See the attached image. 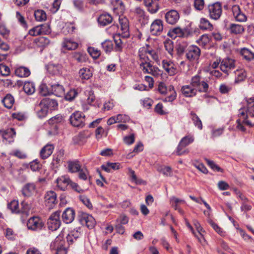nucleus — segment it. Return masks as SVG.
Here are the masks:
<instances>
[{
    "instance_id": "nucleus-11",
    "label": "nucleus",
    "mask_w": 254,
    "mask_h": 254,
    "mask_svg": "<svg viewBox=\"0 0 254 254\" xmlns=\"http://www.w3.org/2000/svg\"><path fill=\"white\" fill-rule=\"evenodd\" d=\"M163 30V24L162 20L156 19L151 23L150 32L152 35L158 36L161 35Z\"/></svg>"
},
{
    "instance_id": "nucleus-61",
    "label": "nucleus",
    "mask_w": 254,
    "mask_h": 254,
    "mask_svg": "<svg viewBox=\"0 0 254 254\" xmlns=\"http://www.w3.org/2000/svg\"><path fill=\"white\" fill-rule=\"evenodd\" d=\"M16 17L18 22L22 27H23L24 28L27 27V24L25 20V18L20 14L19 12L17 11L16 12Z\"/></svg>"
},
{
    "instance_id": "nucleus-47",
    "label": "nucleus",
    "mask_w": 254,
    "mask_h": 254,
    "mask_svg": "<svg viewBox=\"0 0 254 254\" xmlns=\"http://www.w3.org/2000/svg\"><path fill=\"white\" fill-rule=\"evenodd\" d=\"M190 116L194 125L198 129H201L202 128V124L199 117L192 112L190 113Z\"/></svg>"
},
{
    "instance_id": "nucleus-34",
    "label": "nucleus",
    "mask_w": 254,
    "mask_h": 254,
    "mask_svg": "<svg viewBox=\"0 0 254 254\" xmlns=\"http://www.w3.org/2000/svg\"><path fill=\"white\" fill-rule=\"evenodd\" d=\"M63 121V118L62 116L60 115H58L51 118L48 121V123L53 127V128L57 129L58 128L59 125Z\"/></svg>"
},
{
    "instance_id": "nucleus-37",
    "label": "nucleus",
    "mask_w": 254,
    "mask_h": 254,
    "mask_svg": "<svg viewBox=\"0 0 254 254\" xmlns=\"http://www.w3.org/2000/svg\"><path fill=\"white\" fill-rule=\"evenodd\" d=\"M81 167V166L78 161H69L68 162V169L71 173L78 172Z\"/></svg>"
},
{
    "instance_id": "nucleus-42",
    "label": "nucleus",
    "mask_w": 254,
    "mask_h": 254,
    "mask_svg": "<svg viewBox=\"0 0 254 254\" xmlns=\"http://www.w3.org/2000/svg\"><path fill=\"white\" fill-rule=\"evenodd\" d=\"M62 69L61 65L60 64H50L48 67V71L51 74L56 75L61 73Z\"/></svg>"
},
{
    "instance_id": "nucleus-27",
    "label": "nucleus",
    "mask_w": 254,
    "mask_h": 254,
    "mask_svg": "<svg viewBox=\"0 0 254 254\" xmlns=\"http://www.w3.org/2000/svg\"><path fill=\"white\" fill-rule=\"evenodd\" d=\"M54 146L52 144H47L43 147L40 151V157L43 159L48 158L53 153Z\"/></svg>"
},
{
    "instance_id": "nucleus-7",
    "label": "nucleus",
    "mask_w": 254,
    "mask_h": 254,
    "mask_svg": "<svg viewBox=\"0 0 254 254\" xmlns=\"http://www.w3.org/2000/svg\"><path fill=\"white\" fill-rule=\"evenodd\" d=\"M209 15L211 19L218 20L220 18L222 12V5L219 2H215L208 6Z\"/></svg>"
},
{
    "instance_id": "nucleus-30",
    "label": "nucleus",
    "mask_w": 254,
    "mask_h": 254,
    "mask_svg": "<svg viewBox=\"0 0 254 254\" xmlns=\"http://www.w3.org/2000/svg\"><path fill=\"white\" fill-rule=\"evenodd\" d=\"M62 46L65 49L68 50H74L77 48L78 44L71 39H64Z\"/></svg>"
},
{
    "instance_id": "nucleus-22",
    "label": "nucleus",
    "mask_w": 254,
    "mask_h": 254,
    "mask_svg": "<svg viewBox=\"0 0 254 254\" xmlns=\"http://www.w3.org/2000/svg\"><path fill=\"white\" fill-rule=\"evenodd\" d=\"M57 186L59 189L64 190L70 183V180L67 176H62L56 180Z\"/></svg>"
},
{
    "instance_id": "nucleus-26",
    "label": "nucleus",
    "mask_w": 254,
    "mask_h": 254,
    "mask_svg": "<svg viewBox=\"0 0 254 254\" xmlns=\"http://www.w3.org/2000/svg\"><path fill=\"white\" fill-rule=\"evenodd\" d=\"M51 93L57 97H62L64 94V87L59 84H51Z\"/></svg>"
},
{
    "instance_id": "nucleus-57",
    "label": "nucleus",
    "mask_w": 254,
    "mask_h": 254,
    "mask_svg": "<svg viewBox=\"0 0 254 254\" xmlns=\"http://www.w3.org/2000/svg\"><path fill=\"white\" fill-rule=\"evenodd\" d=\"M88 52L89 54L94 58L97 59L98 58L101 52L100 50H98L97 48L94 47H89L88 48Z\"/></svg>"
},
{
    "instance_id": "nucleus-45",
    "label": "nucleus",
    "mask_w": 254,
    "mask_h": 254,
    "mask_svg": "<svg viewBox=\"0 0 254 254\" xmlns=\"http://www.w3.org/2000/svg\"><path fill=\"white\" fill-rule=\"evenodd\" d=\"M34 16L35 19L38 21H43L46 19V14L45 12L42 9H38L34 12Z\"/></svg>"
},
{
    "instance_id": "nucleus-12",
    "label": "nucleus",
    "mask_w": 254,
    "mask_h": 254,
    "mask_svg": "<svg viewBox=\"0 0 254 254\" xmlns=\"http://www.w3.org/2000/svg\"><path fill=\"white\" fill-rule=\"evenodd\" d=\"M44 198L45 205L49 209L53 208L57 202V195L54 191L47 192Z\"/></svg>"
},
{
    "instance_id": "nucleus-58",
    "label": "nucleus",
    "mask_w": 254,
    "mask_h": 254,
    "mask_svg": "<svg viewBox=\"0 0 254 254\" xmlns=\"http://www.w3.org/2000/svg\"><path fill=\"white\" fill-rule=\"evenodd\" d=\"M77 95V92L75 89L70 90L65 95V99L67 101L73 100Z\"/></svg>"
},
{
    "instance_id": "nucleus-23",
    "label": "nucleus",
    "mask_w": 254,
    "mask_h": 254,
    "mask_svg": "<svg viewBox=\"0 0 254 254\" xmlns=\"http://www.w3.org/2000/svg\"><path fill=\"white\" fill-rule=\"evenodd\" d=\"M41 105H44L48 110H56L58 106L57 101L53 99L46 98L41 100Z\"/></svg>"
},
{
    "instance_id": "nucleus-62",
    "label": "nucleus",
    "mask_w": 254,
    "mask_h": 254,
    "mask_svg": "<svg viewBox=\"0 0 254 254\" xmlns=\"http://www.w3.org/2000/svg\"><path fill=\"white\" fill-rule=\"evenodd\" d=\"M41 167V164L37 160H34L29 163V168L34 172L39 171Z\"/></svg>"
},
{
    "instance_id": "nucleus-10",
    "label": "nucleus",
    "mask_w": 254,
    "mask_h": 254,
    "mask_svg": "<svg viewBox=\"0 0 254 254\" xmlns=\"http://www.w3.org/2000/svg\"><path fill=\"white\" fill-rule=\"evenodd\" d=\"M27 226L28 229L36 231L41 229L44 223L39 217L34 216L28 220Z\"/></svg>"
},
{
    "instance_id": "nucleus-44",
    "label": "nucleus",
    "mask_w": 254,
    "mask_h": 254,
    "mask_svg": "<svg viewBox=\"0 0 254 254\" xmlns=\"http://www.w3.org/2000/svg\"><path fill=\"white\" fill-rule=\"evenodd\" d=\"M199 28L202 30H211L212 25L207 19L202 18L200 20Z\"/></svg>"
},
{
    "instance_id": "nucleus-43",
    "label": "nucleus",
    "mask_w": 254,
    "mask_h": 254,
    "mask_svg": "<svg viewBox=\"0 0 254 254\" xmlns=\"http://www.w3.org/2000/svg\"><path fill=\"white\" fill-rule=\"evenodd\" d=\"M130 177L132 182H134L136 185H146V183L145 181L141 179L138 178L135 174V172L132 170L129 169Z\"/></svg>"
},
{
    "instance_id": "nucleus-49",
    "label": "nucleus",
    "mask_w": 254,
    "mask_h": 254,
    "mask_svg": "<svg viewBox=\"0 0 254 254\" xmlns=\"http://www.w3.org/2000/svg\"><path fill=\"white\" fill-rule=\"evenodd\" d=\"M164 47L168 53L172 56L174 53L173 42L170 39L166 40L164 42Z\"/></svg>"
},
{
    "instance_id": "nucleus-55",
    "label": "nucleus",
    "mask_w": 254,
    "mask_h": 254,
    "mask_svg": "<svg viewBox=\"0 0 254 254\" xmlns=\"http://www.w3.org/2000/svg\"><path fill=\"white\" fill-rule=\"evenodd\" d=\"M102 47L106 53L110 52L113 49V44L111 41L105 40L102 43Z\"/></svg>"
},
{
    "instance_id": "nucleus-40",
    "label": "nucleus",
    "mask_w": 254,
    "mask_h": 254,
    "mask_svg": "<svg viewBox=\"0 0 254 254\" xmlns=\"http://www.w3.org/2000/svg\"><path fill=\"white\" fill-rule=\"evenodd\" d=\"M7 208L9 209L12 213H18L20 212L19 208V203L17 200H13L7 204Z\"/></svg>"
},
{
    "instance_id": "nucleus-8",
    "label": "nucleus",
    "mask_w": 254,
    "mask_h": 254,
    "mask_svg": "<svg viewBox=\"0 0 254 254\" xmlns=\"http://www.w3.org/2000/svg\"><path fill=\"white\" fill-rule=\"evenodd\" d=\"M200 49L196 46L191 45L188 48L186 57L190 62H197L200 56Z\"/></svg>"
},
{
    "instance_id": "nucleus-36",
    "label": "nucleus",
    "mask_w": 254,
    "mask_h": 254,
    "mask_svg": "<svg viewBox=\"0 0 254 254\" xmlns=\"http://www.w3.org/2000/svg\"><path fill=\"white\" fill-rule=\"evenodd\" d=\"M37 115L39 118L42 119L47 116L48 110L44 105H41V102L36 108Z\"/></svg>"
},
{
    "instance_id": "nucleus-21",
    "label": "nucleus",
    "mask_w": 254,
    "mask_h": 254,
    "mask_svg": "<svg viewBox=\"0 0 254 254\" xmlns=\"http://www.w3.org/2000/svg\"><path fill=\"white\" fill-rule=\"evenodd\" d=\"M121 30L124 37H127L129 36V23L128 19L123 16H120L119 18Z\"/></svg>"
},
{
    "instance_id": "nucleus-51",
    "label": "nucleus",
    "mask_w": 254,
    "mask_h": 254,
    "mask_svg": "<svg viewBox=\"0 0 254 254\" xmlns=\"http://www.w3.org/2000/svg\"><path fill=\"white\" fill-rule=\"evenodd\" d=\"M115 43V50L116 51L120 52L123 49V42L120 35H116L114 37Z\"/></svg>"
},
{
    "instance_id": "nucleus-31",
    "label": "nucleus",
    "mask_w": 254,
    "mask_h": 254,
    "mask_svg": "<svg viewBox=\"0 0 254 254\" xmlns=\"http://www.w3.org/2000/svg\"><path fill=\"white\" fill-rule=\"evenodd\" d=\"M112 20V17L108 13L101 14L98 19L99 24L103 26H106L111 23Z\"/></svg>"
},
{
    "instance_id": "nucleus-28",
    "label": "nucleus",
    "mask_w": 254,
    "mask_h": 254,
    "mask_svg": "<svg viewBox=\"0 0 254 254\" xmlns=\"http://www.w3.org/2000/svg\"><path fill=\"white\" fill-rule=\"evenodd\" d=\"M240 54L243 59L247 62H251L254 60V52L251 51L248 48H243L240 50Z\"/></svg>"
},
{
    "instance_id": "nucleus-53",
    "label": "nucleus",
    "mask_w": 254,
    "mask_h": 254,
    "mask_svg": "<svg viewBox=\"0 0 254 254\" xmlns=\"http://www.w3.org/2000/svg\"><path fill=\"white\" fill-rule=\"evenodd\" d=\"M75 29V26L72 23H67L63 28V32L65 35L72 34Z\"/></svg>"
},
{
    "instance_id": "nucleus-5",
    "label": "nucleus",
    "mask_w": 254,
    "mask_h": 254,
    "mask_svg": "<svg viewBox=\"0 0 254 254\" xmlns=\"http://www.w3.org/2000/svg\"><path fill=\"white\" fill-rule=\"evenodd\" d=\"M60 211H57L53 213L47 220L48 228L52 231L57 230L61 225Z\"/></svg>"
},
{
    "instance_id": "nucleus-59",
    "label": "nucleus",
    "mask_w": 254,
    "mask_h": 254,
    "mask_svg": "<svg viewBox=\"0 0 254 254\" xmlns=\"http://www.w3.org/2000/svg\"><path fill=\"white\" fill-rule=\"evenodd\" d=\"M210 225L212 226L213 229L220 235L224 236L225 235V232L216 223L213 222L212 220L209 221Z\"/></svg>"
},
{
    "instance_id": "nucleus-41",
    "label": "nucleus",
    "mask_w": 254,
    "mask_h": 254,
    "mask_svg": "<svg viewBox=\"0 0 254 254\" xmlns=\"http://www.w3.org/2000/svg\"><path fill=\"white\" fill-rule=\"evenodd\" d=\"M80 77L83 79L87 80L92 76V73L88 68L84 67L79 71Z\"/></svg>"
},
{
    "instance_id": "nucleus-14",
    "label": "nucleus",
    "mask_w": 254,
    "mask_h": 254,
    "mask_svg": "<svg viewBox=\"0 0 254 254\" xmlns=\"http://www.w3.org/2000/svg\"><path fill=\"white\" fill-rule=\"evenodd\" d=\"M232 11L234 17L237 21L243 22L247 20V16L241 10L238 5H234L232 7Z\"/></svg>"
},
{
    "instance_id": "nucleus-29",
    "label": "nucleus",
    "mask_w": 254,
    "mask_h": 254,
    "mask_svg": "<svg viewBox=\"0 0 254 254\" xmlns=\"http://www.w3.org/2000/svg\"><path fill=\"white\" fill-rule=\"evenodd\" d=\"M229 30L232 34L235 35L242 34L245 31V28L241 24L231 23L229 25Z\"/></svg>"
},
{
    "instance_id": "nucleus-39",
    "label": "nucleus",
    "mask_w": 254,
    "mask_h": 254,
    "mask_svg": "<svg viewBox=\"0 0 254 254\" xmlns=\"http://www.w3.org/2000/svg\"><path fill=\"white\" fill-rule=\"evenodd\" d=\"M23 90L27 94L31 95L35 91V85L32 82H26L23 85Z\"/></svg>"
},
{
    "instance_id": "nucleus-32",
    "label": "nucleus",
    "mask_w": 254,
    "mask_h": 254,
    "mask_svg": "<svg viewBox=\"0 0 254 254\" xmlns=\"http://www.w3.org/2000/svg\"><path fill=\"white\" fill-rule=\"evenodd\" d=\"M64 151L62 149L57 152L54 155L53 164L57 167L59 165L62 163L64 159Z\"/></svg>"
},
{
    "instance_id": "nucleus-13",
    "label": "nucleus",
    "mask_w": 254,
    "mask_h": 254,
    "mask_svg": "<svg viewBox=\"0 0 254 254\" xmlns=\"http://www.w3.org/2000/svg\"><path fill=\"white\" fill-rule=\"evenodd\" d=\"M165 19L168 24L174 25L179 20L180 15L177 10L171 9L165 13Z\"/></svg>"
},
{
    "instance_id": "nucleus-63",
    "label": "nucleus",
    "mask_w": 254,
    "mask_h": 254,
    "mask_svg": "<svg viewBox=\"0 0 254 254\" xmlns=\"http://www.w3.org/2000/svg\"><path fill=\"white\" fill-rule=\"evenodd\" d=\"M194 141V137L192 135H187L182 138L181 141L185 146H188L190 144L193 142Z\"/></svg>"
},
{
    "instance_id": "nucleus-3",
    "label": "nucleus",
    "mask_w": 254,
    "mask_h": 254,
    "mask_svg": "<svg viewBox=\"0 0 254 254\" xmlns=\"http://www.w3.org/2000/svg\"><path fill=\"white\" fill-rule=\"evenodd\" d=\"M50 247L52 250L55 251L56 254H66L67 250L65 242L62 235H59L51 243Z\"/></svg>"
},
{
    "instance_id": "nucleus-52",
    "label": "nucleus",
    "mask_w": 254,
    "mask_h": 254,
    "mask_svg": "<svg viewBox=\"0 0 254 254\" xmlns=\"http://www.w3.org/2000/svg\"><path fill=\"white\" fill-rule=\"evenodd\" d=\"M111 3L114 6V9H118L121 11L125 9V6L121 0H112Z\"/></svg>"
},
{
    "instance_id": "nucleus-17",
    "label": "nucleus",
    "mask_w": 254,
    "mask_h": 254,
    "mask_svg": "<svg viewBox=\"0 0 254 254\" xmlns=\"http://www.w3.org/2000/svg\"><path fill=\"white\" fill-rule=\"evenodd\" d=\"M75 215V211L72 208H67L62 214L63 220L65 223H70L73 221Z\"/></svg>"
},
{
    "instance_id": "nucleus-24",
    "label": "nucleus",
    "mask_w": 254,
    "mask_h": 254,
    "mask_svg": "<svg viewBox=\"0 0 254 254\" xmlns=\"http://www.w3.org/2000/svg\"><path fill=\"white\" fill-rule=\"evenodd\" d=\"M36 191V186L34 183H27L22 188V194L26 197H29Z\"/></svg>"
},
{
    "instance_id": "nucleus-25",
    "label": "nucleus",
    "mask_w": 254,
    "mask_h": 254,
    "mask_svg": "<svg viewBox=\"0 0 254 254\" xmlns=\"http://www.w3.org/2000/svg\"><path fill=\"white\" fill-rule=\"evenodd\" d=\"M246 108L250 117H254V97L245 98Z\"/></svg>"
},
{
    "instance_id": "nucleus-15",
    "label": "nucleus",
    "mask_w": 254,
    "mask_h": 254,
    "mask_svg": "<svg viewBox=\"0 0 254 254\" xmlns=\"http://www.w3.org/2000/svg\"><path fill=\"white\" fill-rule=\"evenodd\" d=\"M139 67L144 73L150 74L153 76H157L160 73L159 69L157 67L153 66L150 62L139 66Z\"/></svg>"
},
{
    "instance_id": "nucleus-38",
    "label": "nucleus",
    "mask_w": 254,
    "mask_h": 254,
    "mask_svg": "<svg viewBox=\"0 0 254 254\" xmlns=\"http://www.w3.org/2000/svg\"><path fill=\"white\" fill-rule=\"evenodd\" d=\"M168 34L172 37L174 35H176L175 37L178 36L179 37H184L185 35L184 30L179 27L173 28L172 29L170 30Z\"/></svg>"
},
{
    "instance_id": "nucleus-35",
    "label": "nucleus",
    "mask_w": 254,
    "mask_h": 254,
    "mask_svg": "<svg viewBox=\"0 0 254 254\" xmlns=\"http://www.w3.org/2000/svg\"><path fill=\"white\" fill-rule=\"evenodd\" d=\"M4 106L7 109H11L14 103L13 97L10 94H7L2 100Z\"/></svg>"
},
{
    "instance_id": "nucleus-46",
    "label": "nucleus",
    "mask_w": 254,
    "mask_h": 254,
    "mask_svg": "<svg viewBox=\"0 0 254 254\" xmlns=\"http://www.w3.org/2000/svg\"><path fill=\"white\" fill-rule=\"evenodd\" d=\"M72 57L78 63H83L86 61V55L79 52H74L72 54Z\"/></svg>"
},
{
    "instance_id": "nucleus-50",
    "label": "nucleus",
    "mask_w": 254,
    "mask_h": 254,
    "mask_svg": "<svg viewBox=\"0 0 254 254\" xmlns=\"http://www.w3.org/2000/svg\"><path fill=\"white\" fill-rule=\"evenodd\" d=\"M236 75L237 76L235 79V82L239 83L245 80L246 77V72L244 70H237L236 71Z\"/></svg>"
},
{
    "instance_id": "nucleus-33",
    "label": "nucleus",
    "mask_w": 254,
    "mask_h": 254,
    "mask_svg": "<svg viewBox=\"0 0 254 254\" xmlns=\"http://www.w3.org/2000/svg\"><path fill=\"white\" fill-rule=\"evenodd\" d=\"M31 72L28 68L25 66H20L15 70V74L20 77H27Z\"/></svg>"
},
{
    "instance_id": "nucleus-60",
    "label": "nucleus",
    "mask_w": 254,
    "mask_h": 254,
    "mask_svg": "<svg viewBox=\"0 0 254 254\" xmlns=\"http://www.w3.org/2000/svg\"><path fill=\"white\" fill-rule=\"evenodd\" d=\"M78 177L79 179L83 180H86L89 176V173L86 168H81L78 171Z\"/></svg>"
},
{
    "instance_id": "nucleus-19",
    "label": "nucleus",
    "mask_w": 254,
    "mask_h": 254,
    "mask_svg": "<svg viewBox=\"0 0 254 254\" xmlns=\"http://www.w3.org/2000/svg\"><path fill=\"white\" fill-rule=\"evenodd\" d=\"M181 92L186 97H192L197 94V91L190 83L189 85H184L182 87Z\"/></svg>"
},
{
    "instance_id": "nucleus-1",
    "label": "nucleus",
    "mask_w": 254,
    "mask_h": 254,
    "mask_svg": "<svg viewBox=\"0 0 254 254\" xmlns=\"http://www.w3.org/2000/svg\"><path fill=\"white\" fill-rule=\"evenodd\" d=\"M249 114L247 113L246 106L240 108L238 111V119L236 121V128L243 133L247 132L245 126H251L252 122L249 120Z\"/></svg>"
},
{
    "instance_id": "nucleus-54",
    "label": "nucleus",
    "mask_w": 254,
    "mask_h": 254,
    "mask_svg": "<svg viewBox=\"0 0 254 254\" xmlns=\"http://www.w3.org/2000/svg\"><path fill=\"white\" fill-rule=\"evenodd\" d=\"M147 53L150 55L152 60H153L157 64H160V59L158 52L157 51L147 49Z\"/></svg>"
},
{
    "instance_id": "nucleus-64",
    "label": "nucleus",
    "mask_w": 254,
    "mask_h": 254,
    "mask_svg": "<svg viewBox=\"0 0 254 254\" xmlns=\"http://www.w3.org/2000/svg\"><path fill=\"white\" fill-rule=\"evenodd\" d=\"M210 42V39L207 35H203L197 41L198 43L202 46H205Z\"/></svg>"
},
{
    "instance_id": "nucleus-4",
    "label": "nucleus",
    "mask_w": 254,
    "mask_h": 254,
    "mask_svg": "<svg viewBox=\"0 0 254 254\" xmlns=\"http://www.w3.org/2000/svg\"><path fill=\"white\" fill-rule=\"evenodd\" d=\"M69 120L71 125L74 127L81 128L85 125V116L83 113L79 111H76L72 113Z\"/></svg>"
},
{
    "instance_id": "nucleus-56",
    "label": "nucleus",
    "mask_w": 254,
    "mask_h": 254,
    "mask_svg": "<svg viewBox=\"0 0 254 254\" xmlns=\"http://www.w3.org/2000/svg\"><path fill=\"white\" fill-rule=\"evenodd\" d=\"M40 93L43 96L51 94V87L49 88L45 84H42L39 88Z\"/></svg>"
},
{
    "instance_id": "nucleus-6",
    "label": "nucleus",
    "mask_w": 254,
    "mask_h": 254,
    "mask_svg": "<svg viewBox=\"0 0 254 254\" xmlns=\"http://www.w3.org/2000/svg\"><path fill=\"white\" fill-rule=\"evenodd\" d=\"M236 61L230 58L223 59L220 62V68L225 73L229 74L231 71L236 67Z\"/></svg>"
},
{
    "instance_id": "nucleus-9",
    "label": "nucleus",
    "mask_w": 254,
    "mask_h": 254,
    "mask_svg": "<svg viewBox=\"0 0 254 254\" xmlns=\"http://www.w3.org/2000/svg\"><path fill=\"white\" fill-rule=\"evenodd\" d=\"M78 220L82 225H85L89 229L93 228L96 224L93 217L86 213L81 212L78 215Z\"/></svg>"
},
{
    "instance_id": "nucleus-48",
    "label": "nucleus",
    "mask_w": 254,
    "mask_h": 254,
    "mask_svg": "<svg viewBox=\"0 0 254 254\" xmlns=\"http://www.w3.org/2000/svg\"><path fill=\"white\" fill-rule=\"evenodd\" d=\"M15 133L14 129L11 128L6 130L2 134V136L3 139L10 142V139H12L15 135Z\"/></svg>"
},
{
    "instance_id": "nucleus-2",
    "label": "nucleus",
    "mask_w": 254,
    "mask_h": 254,
    "mask_svg": "<svg viewBox=\"0 0 254 254\" xmlns=\"http://www.w3.org/2000/svg\"><path fill=\"white\" fill-rule=\"evenodd\" d=\"M191 85L195 88L197 92L206 93L208 91V83L198 74L192 76L190 80Z\"/></svg>"
},
{
    "instance_id": "nucleus-16",
    "label": "nucleus",
    "mask_w": 254,
    "mask_h": 254,
    "mask_svg": "<svg viewBox=\"0 0 254 254\" xmlns=\"http://www.w3.org/2000/svg\"><path fill=\"white\" fill-rule=\"evenodd\" d=\"M147 48L145 47H141L138 51V63L139 66H142L144 64L150 63L149 59L147 56Z\"/></svg>"
},
{
    "instance_id": "nucleus-20",
    "label": "nucleus",
    "mask_w": 254,
    "mask_h": 254,
    "mask_svg": "<svg viewBox=\"0 0 254 254\" xmlns=\"http://www.w3.org/2000/svg\"><path fill=\"white\" fill-rule=\"evenodd\" d=\"M79 230H80V228H78L76 230L74 229L68 233L66 236L67 243L68 245H70L74 243L80 237L81 233Z\"/></svg>"
},
{
    "instance_id": "nucleus-18",
    "label": "nucleus",
    "mask_w": 254,
    "mask_h": 254,
    "mask_svg": "<svg viewBox=\"0 0 254 254\" xmlns=\"http://www.w3.org/2000/svg\"><path fill=\"white\" fill-rule=\"evenodd\" d=\"M162 64L163 68L169 75L173 76L177 73L176 66L173 62L163 60Z\"/></svg>"
}]
</instances>
